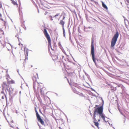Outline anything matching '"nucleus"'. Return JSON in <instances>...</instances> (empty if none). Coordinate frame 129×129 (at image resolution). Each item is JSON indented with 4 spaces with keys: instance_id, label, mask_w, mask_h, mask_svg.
<instances>
[{
    "instance_id": "obj_1",
    "label": "nucleus",
    "mask_w": 129,
    "mask_h": 129,
    "mask_svg": "<svg viewBox=\"0 0 129 129\" xmlns=\"http://www.w3.org/2000/svg\"><path fill=\"white\" fill-rule=\"evenodd\" d=\"M94 42V39L92 37L91 39V54L92 56V60L95 64V66H97V64L96 62V60H97L98 62L101 61L97 59L96 58H95L94 55V46L93 43Z\"/></svg>"
},
{
    "instance_id": "obj_2",
    "label": "nucleus",
    "mask_w": 129,
    "mask_h": 129,
    "mask_svg": "<svg viewBox=\"0 0 129 129\" xmlns=\"http://www.w3.org/2000/svg\"><path fill=\"white\" fill-rule=\"evenodd\" d=\"M101 99L102 100V102L103 103L102 105L97 108H96L95 107H94V109L96 111V112H97V113L99 114V116L104 114L103 113V112L104 101L103 100L102 98H101Z\"/></svg>"
},
{
    "instance_id": "obj_3",
    "label": "nucleus",
    "mask_w": 129,
    "mask_h": 129,
    "mask_svg": "<svg viewBox=\"0 0 129 129\" xmlns=\"http://www.w3.org/2000/svg\"><path fill=\"white\" fill-rule=\"evenodd\" d=\"M118 36V31H116L112 40L111 43V46L112 47H114L117 41Z\"/></svg>"
},
{
    "instance_id": "obj_4",
    "label": "nucleus",
    "mask_w": 129,
    "mask_h": 129,
    "mask_svg": "<svg viewBox=\"0 0 129 129\" xmlns=\"http://www.w3.org/2000/svg\"><path fill=\"white\" fill-rule=\"evenodd\" d=\"M44 34L45 35V37L47 38L48 41V49L49 50H50V48H51V40L50 38V36L48 34L46 29H44Z\"/></svg>"
},
{
    "instance_id": "obj_5",
    "label": "nucleus",
    "mask_w": 129,
    "mask_h": 129,
    "mask_svg": "<svg viewBox=\"0 0 129 129\" xmlns=\"http://www.w3.org/2000/svg\"><path fill=\"white\" fill-rule=\"evenodd\" d=\"M37 77L38 78V74L37 73L36 74V75L34 76L32 78L33 81V88L34 89H35L36 84H38V82L37 81Z\"/></svg>"
},
{
    "instance_id": "obj_6",
    "label": "nucleus",
    "mask_w": 129,
    "mask_h": 129,
    "mask_svg": "<svg viewBox=\"0 0 129 129\" xmlns=\"http://www.w3.org/2000/svg\"><path fill=\"white\" fill-rule=\"evenodd\" d=\"M64 21H63L62 20H60L59 24L62 25L63 36L65 37V32L64 28Z\"/></svg>"
},
{
    "instance_id": "obj_7",
    "label": "nucleus",
    "mask_w": 129,
    "mask_h": 129,
    "mask_svg": "<svg viewBox=\"0 0 129 129\" xmlns=\"http://www.w3.org/2000/svg\"><path fill=\"white\" fill-rule=\"evenodd\" d=\"M24 51L25 52V54H26V55H25V59H27V56H28V49H25V47L24 48Z\"/></svg>"
},
{
    "instance_id": "obj_8",
    "label": "nucleus",
    "mask_w": 129,
    "mask_h": 129,
    "mask_svg": "<svg viewBox=\"0 0 129 129\" xmlns=\"http://www.w3.org/2000/svg\"><path fill=\"white\" fill-rule=\"evenodd\" d=\"M101 117L103 119V120L105 122H108V121H106L105 119V118L106 117L105 116L104 114H103L101 115L100 116V117ZM106 118H108L107 117H106Z\"/></svg>"
},
{
    "instance_id": "obj_9",
    "label": "nucleus",
    "mask_w": 129,
    "mask_h": 129,
    "mask_svg": "<svg viewBox=\"0 0 129 129\" xmlns=\"http://www.w3.org/2000/svg\"><path fill=\"white\" fill-rule=\"evenodd\" d=\"M13 88H11V89L9 87H7L6 88V89L9 92V94L10 95V94L11 93V91H13Z\"/></svg>"
},
{
    "instance_id": "obj_10",
    "label": "nucleus",
    "mask_w": 129,
    "mask_h": 129,
    "mask_svg": "<svg viewBox=\"0 0 129 129\" xmlns=\"http://www.w3.org/2000/svg\"><path fill=\"white\" fill-rule=\"evenodd\" d=\"M38 121L41 123L42 125H44V121L41 119V117L37 119Z\"/></svg>"
},
{
    "instance_id": "obj_11",
    "label": "nucleus",
    "mask_w": 129,
    "mask_h": 129,
    "mask_svg": "<svg viewBox=\"0 0 129 129\" xmlns=\"http://www.w3.org/2000/svg\"><path fill=\"white\" fill-rule=\"evenodd\" d=\"M102 6L103 7L106 9L107 10L108 9V7L103 2L102 3Z\"/></svg>"
},
{
    "instance_id": "obj_12",
    "label": "nucleus",
    "mask_w": 129,
    "mask_h": 129,
    "mask_svg": "<svg viewBox=\"0 0 129 129\" xmlns=\"http://www.w3.org/2000/svg\"><path fill=\"white\" fill-rule=\"evenodd\" d=\"M94 122V123L95 125V126H96L97 127H98V128L99 129H100L98 127L99 124V123L98 122H96L95 121Z\"/></svg>"
},
{
    "instance_id": "obj_13",
    "label": "nucleus",
    "mask_w": 129,
    "mask_h": 129,
    "mask_svg": "<svg viewBox=\"0 0 129 129\" xmlns=\"http://www.w3.org/2000/svg\"><path fill=\"white\" fill-rule=\"evenodd\" d=\"M120 86H120L122 88V91H124L125 89V88L122 85H120Z\"/></svg>"
},
{
    "instance_id": "obj_14",
    "label": "nucleus",
    "mask_w": 129,
    "mask_h": 129,
    "mask_svg": "<svg viewBox=\"0 0 129 129\" xmlns=\"http://www.w3.org/2000/svg\"><path fill=\"white\" fill-rule=\"evenodd\" d=\"M36 116H37V119L41 117L40 116L39 114L38 113H36Z\"/></svg>"
},
{
    "instance_id": "obj_15",
    "label": "nucleus",
    "mask_w": 129,
    "mask_h": 129,
    "mask_svg": "<svg viewBox=\"0 0 129 129\" xmlns=\"http://www.w3.org/2000/svg\"><path fill=\"white\" fill-rule=\"evenodd\" d=\"M54 60H56L58 58V57L57 55H55L53 57Z\"/></svg>"
},
{
    "instance_id": "obj_16",
    "label": "nucleus",
    "mask_w": 129,
    "mask_h": 129,
    "mask_svg": "<svg viewBox=\"0 0 129 129\" xmlns=\"http://www.w3.org/2000/svg\"><path fill=\"white\" fill-rule=\"evenodd\" d=\"M60 14V13H57V14L55 15V16H53V17H56V18H57V17H56L58 16H59V15Z\"/></svg>"
},
{
    "instance_id": "obj_17",
    "label": "nucleus",
    "mask_w": 129,
    "mask_h": 129,
    "mask_svg": "<svg viewBox=\"0 0 129 129\" xmlns=\"http://www.w3.org/2000/svg\"><path fill=\"white\" fill-rule=\"evenodd\" d=\"M12 2V3L14 5H15L17 4L16 3L15 1H13V0H11Z\"/></svg>"
},
{
    "instance_id": "obj_18",
    "label": "nucleus",
    "mask_w": 129,
    "mask_h": 129,
    "mask_svg": "<svg viewBox=\"0 0 129 129\" xmlns=\"http://www.w3.org/2000/svg\"><path fill=\"white\" fill-rule=\"evenodd\" d=\"M96 113H97V112H96V111L94 109V113L93 114V115H96Z\"/></svg>"
},
{
    "instance_id": "obj_19",
    "label": "nucleus",
    "mask_w": 129,
    "mask_h": 129,
    "mask_svg": "<svg viewBox=\"0 0 129 129\" xmlns=\"http://www.w3.org/2000/svg\"><path fill=\"white\" fill-rule=\"evenodd\" d=\"M58 45L59 46H60V47H62V46L60 44V42H59L58 43Z\"/></svg>"
},
{
    "instance_id": "obj_20",
    "label": "nucleus",
    "mask_w": 129,
    "mask_h": 129,
    "mask_svg": "<svg viewBox=\"0 0 129 129\" xmlns=\"http://www.w3.org/2000/svg\"><path fill=\"white\" fill-rule=\"evenodd\" d=\"M50 17L51 18L50 19V20L51 21H52L53 20V19L52 18V16H50Z\"/></svg>"
},
{
    "instance_id": "obj_21",
    "label": "nucleus",
    "mask_w": 129,
    "mask_h": 129,
    "mask_svg": "<svg viewBox=\"0 0 129 129\" xmlns=\"http://www.w3.org/2000/svg\"><path fill=\"white\" fill-rule=\"evenodd\" d=\"M3 83L5 85H6V86H7V84H6V82H4Z\"/></svg>"
},
{
    "instance_id": "obj_22",
    "label": "nucleus",
    "mask_w": 129,
    "mask_h": 129,
    "mask_svg": "<svg viewBox=\"0 0 129 129\" xmlns=\"http://www.w3.org/2000/svg\"><path fill=\"white\" fill-rule=\"evenodd\" d=\"M85 74L86 75V76H87V77H88V78H89V75H88V74L87 73H85Z\"/></svg>"
},
{
    "instance_id": "obj_23",
    "label": "nucleus",
    "mask_w": 129,
    "mask_h": 129,
    "mask_svg": "<svg viewBox=\"0 0 129 129\" xmlns=\"http://www.w3.org/2000/svg\"><path fill=\"white\" fill-rule=\"evenodd\" d=\"M35 112L36 113H38V111H37L36 110V108H35Z\"/></svg>"
},
{
    "instance_id": "obj_24",
    "label": "nucleus",
    "mask_w": 129,
    "mask_h": 129,
    "mask_svg": "<svg viewBox=\"0 0 129 129\" xmlns=\"http://www.w3.org/2000/svg\"><path fill=\"white\" fill-rule=\"evenodd\" d=\"M35 112L36 113H38V111H37L36 110V108H35Z\"/></svg>"
},
{
    "instance_id": "obj_25",
    "label": "nucleus",
    "mask_w": 129,
    "mask_h": 129,
    "mask_svg": "<svg viewBox=\"0 0 129 129\" xmlns=\"http://www.w3.org/2000/svg\"><path fill=\"white\" fill-rule=\"evenodd\" d=\"M35 112L36 113H38V111H37L36 110V108H35Z\"/></svg>"
},
{
    "instance_id": "obj_26",
    "label": "nucleus",
    "mask_w": 129,
    "mask_h": 129,
    "mask_svg": "<svg viewBox=\"0 0 129 129\" xmlns=\"http://www.w3.org/2000/svg\"><path fill=\"white\" fill-rule=\"evenodd\" d=\"M91 89L92 91H94L95 92V90H94V89H93V88H91Z\"/></svg>"
},
{
    "instance_id": "obj_27",
    "label": "nucleus",
    "mask_w": 129,
    "mask_h": 129,
    "mask_svg": "<svg viewBox=\"0 0 129 129\" xmlns=\"http://www.w3.org/2000/svg\"><path fill=\"white\" fill-rule=\"evenodd\" d=\"M92 2H94L95 3H97L95 1H94V0H90Z\"/></svg>"
},
{
    "instance_id": "obj_28",
    "label": "nucleus",
    "mask_w": 129,
    "mask_h": 129,
    "mask_svg": "<svg viewBox=\"0 0 129 129\" xmlns=\"http://www.w3.org/2000/svg\"><path fill=\"white\" fill-rule=\"evenodd\" d=\"M11 82L12 83H14V81L13 80H12L11 81Z\"/></svg>"
},
{
    "instance_id": "obj_29",
    "label": "nucleus",
    "mask_w": 129,
    "mask_h": 129,
    "mask_svg": "<svg viewBox=\"0 0 129 129\" xmlns=\"http://www.w3.org/2000/svg\"><path fill=\"white\" fill-rule=\"evenodd\" d=\"M65 17L64 16H63V18L62 19V20H64V18H65Z\"/></svg>"
},
{
    "instance_id": "obj_30",
    "label": "nucleus",
    "mask_w": 129,
    "mask_h": 129,
    "mask_svg": "<svg viewBox=\"0 0 129 129\" xmlns=\"http://www.w3.org/2000/svg\"><path fill=\"white\" fill-rule=\"evenodd\" d=\"M15 37H17L18 39H19L18 37V35H16L15 36Z\"/></svg>"
},
{
    "instance_id": "obj_31",
    "label": "nucleus",
    "mask_w": 129,
    "mask_h": 129,
    "mask_svg": "<svg viewBox=\"0 0 129 129\" xmlns=\"http://www.w3.org/2000/svg\"><path fill=\"white\" fill-rule=\"evenodd\" d=\"M127 65L129 67V62L126 63Z\"/></svg>"
},
{
    "instance_id": "obj_32",
    "label": "nucleus",
    "mask_w": 129,
    "mask_h": 129,
    "mask_svg": "<svg viewBox=\"0 0 129 129\" xmlns=\"http://www.w3.org/2000/svg\"><path fill=\"white\" fill-rule=\"evenodd\" d=\"M93 119L94 121H96V120L95 118H93Z\"/></svg>"
},
{
    "instance_id": "obj_33",
    "label": "nucleus",
    "mask_w": 129,
    "mask_h": 129,
    "mask_svg": "<svg viewBox=\"0 0 129 129\" xmlns=\"http://www.w3.org/2000/svg\"><path fill=\"white\" fill-rule=\"evenodd\" d=\"M116 87H115V88H114L113 89H112L113 90H116Z\"/></svg>"
},
{
    "instance_id": "obj_34",
    "label": "nucleus",
    "mask_w": 129,
    "mask_h": 129,
    "mask_svg": "<svg viewBox=\"0 0 129 129\" xmlns=\"http://www.w3.org/2000/svg\"><path fill=\"white\" fill-rule=\"evenodd\" d=\"M0 8H1L2 7V4L1 3H0Z\"/></svg>"
},
{
    "instance_id": "obj_35",
    "label": "nucleus",
    "mask_w": 129,
    "mask_h": 129,
    "mask_svg": "<svg viewBox=\"0 0 129 129\" xmlns=\"http://www.w3.org/2000/svg\"><path fill=\"white\" fill-rule=\"evenodd\" d=\"M95 117H96L95 115H93V118H95Z\"/></svg>"
},
{
    "instance_id": "obj_36",
    "label": "nucleus",
    "mask_w": 129,
    "mask_h": 129,
    "mask_svg": "<svg viewBox=\"0 0 129 129\" xmlns=\"http://www.w3.org/2000/svg\"><path fill=\"white\" fill-rule=\"evenodd\" d=\"M61 56L62 57V59H63L64 57V56L63 55H61Z\"/></svg>"
},
{
    "instance_id": "obj_37",
    "label": "nucleus",
    "mask_w": 129,
    "mask_h": 129,
    "mask_svg": "<svg viewBox=\"0 0 129 129\" xmlns=\"http://www.w3.org/2000/svg\"><path fill=\"white\" fill-rule=\"evenodd\" d=\"M2 99H4V97L3 96H2Z\"/></svg>"
},
{
    "instance_id": "obj_38",
    "label": "nucleus",
    "mask_w": 129,
    "mask_h": 129,
    "mask_svg": "<svg viewBox=\"0 0 129 129\" xmlns=\"http://www.w3.org/2000/svg\"><path fill=\"white\" fill-rule=\"evenodd\" d=\"M124 21H125L126 20H127L126 19V18H125V19H124Z\"/></svg>"
},
{
    "instance_id": "obj_39",
    "label": "nucleus",
    "mask_w": 129,
    "mask_h": 129,
    "mask_svg": "<svg viewBox=\"0 0 129 129\" xmlns=\"http://www.w3.org/2000/svg\"><path fill=\"white\" fill-rule=\"evenodd\" d=\"M39 128L40 129H42L41 128L40 126H39Z\"/></svg>"
},
{
    "instance_id": "obj_40",
    "label": "nucleus",
    "mask_w": 129,
    "mask_h": 129,
    "mask_svg": "<svg viewBox=\"0 0 129 129\" xmlns=\"http://www.w3.org/2000/svg\"><path fill=\"white\" fill-rule=\"evenodd\" d=\"M73 74V73L72 72V73H70V75H71L72 74Z\"/></svg>"
},
{
    "instance_id": "obj_41",
    "label": "nucleus",
    "mask_w": 129,
    "mask_h": 129,
    "mask_svg": "<svg viewBox=\"0 0 129 129\" xmlns=\"http://www.w3.org/2000/svg\"><path fill=\"white\" fill-rule=\"evenodd\" d=\"M19 101H20V104H21V101H20V98H19Z\"/></svg>"
},
{
    "instance_id": "obj_42",
    "label": "nucleus",
    "mask_w": 129,
    "mask_h": 129,
    "mask_svg": "<svg viewBox=\"0 0 129 129\" xmlns=\"http://www.w3.org/2000/svg\"><path fill=\"white\" fill-rule=\"evenodd\" d=\"M125 83L129 85V83H128L127 82H125Z\"/></svg>"
},
{
    "instance_id": "obj_43",
    "label": "nucleus",
    "mask_w": 129,
    "mask_h": 129,
    "mask_svg": "<svg viewBox=\"0 0 129 129\" xmlns=\"http://www.w3.org/2000/svg\"><path fill=\"white\" fill-rule=\"evenodd\" d=\"M88 27V28H91V27H90V26L88 27Z\"/></svg>"
},
{
    "instance_id": "obj_44",
    "label": "nucleus",
    "mask_w": 129,
    "mask_h": 129,
    "mask_svg": "<svg viewBox=\"0 0 129 129\" xmlns=\"http://www.w3.org/2000/svg\"><path fill=\"white\" fill-rule=\"evenodd\" d=\"M24 28L25 30H26V28L25 27L24 28Z\"/></svg>"
},
{
    "instance_id": "obj_45",
    "label": "nucleus",
    "mask_w": 129,
    "mask_h": 129,
    "mask_svg": "<svg viewBox=\"0 0 129 129\" xmlns=\"http://www.w3.org/2000/svg\"><path fill=\"white\" fill-rule=\"evenodd\" d=\"M17 72L18 73H19V70H17Z\"/></svg>"
},
{
    "instance_id": "obj_46",
    "label": "nucleus",
    "mask_w": 129,
    "mask_h": 129,
    "mask_svg": "<svg viewBox=\"0 0 129 129\" xmlns=\"http://www.w3.org/2000/svg\"><path fill=\"white\" fill-rule=\"evenodd\" d=\"M10 126L11 127H13L11 125H10Z\"/></svg>"
},
{
    "instance_id": "obj_47",
    "label": "nucleus",
    "mask_w": 129,
    "mask_h": 129,
    "mask_svg": "<svg viewBox=\"0 0 129 129\" xmlns=\"http://www.w3.org/2000/svg\"><path fill=\"white\" fill-rule=\"evenodd\" d=\"M47 12H45V15H46V14H47V13H47Z\"/></svg>"
},
{
    "instance_id": "obj_48",
    "label": "nucleus",
    "mask_w": 129,
    "mask_h": 129,
    "mask_svg": "<svg viewBox=\"0 0 129 129\" xmlns=\"http://www.w3.org/2000/svg\"><path fill=\"white\" fill-rule=\"evenodd\" d=\"M38 125H39V126H40V125H39V123H38Z\"/></svg>"
},
{
    "instance_id": "obj_49",
    "label": "nucleus",
    "mask_w": 129,
    "mask_h": 129,
    "mask_svg": "<svg viewBox=\"0 0 129 129\" xmlns=\"http://www.w3.org/2000/svg\"><path fill=\"white\" fill-rule=\"evenodd\" d=\"M98 120L99 121H100V119H99Z\"/></svg>"
},
{
    "instance_id": "obj_50",
    "label": "nucleus",
    "mask_w": 129,
    "mask_h": 129,
    "mask_svg": "<svg viewBox=\"0 0 129 129\" xmlns=\"http://www.w3.org/2000/svg\"><path fill=\"white\" fill-rule=\"evenodd\" d=\"M51 49L52 50H53V49L52 48V47H51Z\"/></svg>"
},
{
    "instance_id": "obj_51",
    "label": "nucleus",
    "mask_w": 129,
    "mask_h": 129,
    "mask_svg": "<svg viewBox=\"0 0 129 129\" xmlns=\"http://www.w3.org/2000/svg\"><path fill=\"white\" fill-rule=\"evenodd\" d=\"M2 93H4V91H2L1 92Z\"/></svg>"
},
{
    "instance_id": "obj_52",
    "label": "nucleus",
    "mask_w": 129,
    "mask_h": 129,
    "mask_svg": "<svg viewBox=\"0 0 129 129\" xmlns=\"http://www.w3.org/2000/svg\"><path fill=\"white\" fill-rule=\"evenodd\" d=\"M123 17L124 19H125V18L124 16H123Z\"/></svg>"
},
{
    "instance_id": "obj_53",
    "label": "nucleus",
    "mask_w": 129,
    "mask_h": 129,
    "mask_svg": "<svg viewBox=\"0 0 129 129\" xmlns=\"http://www.w3.org/2000/svg\"><path fill=\"white\" fill-rule=\"evenodd\" d=\"M16 111V113L17 114V111Z\"/></svg>"
},
{
    "instance_id": "obj_54",
    "label": "nucleus",
    "mask_w": 129,
    "mask_h": 129,
    "mask_svg": "<svg viewBox=\"0 0 129 129\" xmlns=\"http://www.w3.org/2000/svg\"><path fill=\"white\" fill-rule=\"evenodd\" d=\"M95 106H96V107H98V105H96Z\"/></svg>"
},
{
    "instance_id": "obj_55",
    "label": "nucleus",
    "mask_w": 129,
    "mask_h": 129,
    "mask_svg": "<svg viewBox=\"0 0 129 129\" xmlns=\"http://www.w3.org/2000/svg\"><path fill=\"white\" fill-rule=\"evenodd\" d=\"M108 123L109 124V125H110V124L109 122H108Z\"/></svg>"
},
{
    "instance_id": "obj_56",
    "label": "nucleus",
    "mask_w": 129,
    "mask_h": 129,
    "mask_svg": "<svg viewBox=\"0 0 129 129\" xmlns=\"http://www.w3.org/2000/svg\"><path fill=\"white\" fill-rule=\"evenodd\" d=\"M9 44L11 45V47H12V45H11L10 44V43H9Z\"/></svg>"
},
{
    "instance_id": "obj_57",
    "label": "nucleus",
    "mask_w": 129,
    "mask_h": 129,
    "mask_svg": "<svg viewBox=\"0 0 129 129\" xmlns=\"http://www.w3.org/2000/svg\"><path fill=\"white\" fill-rule=\"evenodd\" d=\"M41 91L42 92V89H41Z\"/></svg>"
},
{
    "instance_id": "obj_58",
    "label": "nucleus",
    "mask_w": 129,
    "mask_h": 129,
    "mask_svg": "<svg viewBox=\"0 0 129 129\" xmlns=\"http://www.w3.org/2000/svg\"><path fill=\"white\" fill-rule=\"evenodd\" d=\"M1 20H2L3 21V19H1Z\"/></svg>"
},
{
    "instance_id": "obj_59",
    "label": "nucleus",
    "mask_w": 129,
    "mask_h": 129,
    "mask_svg": "<svg viewBox=\"0 0 129 129\" xmlns=\"http://www.w3.org/2000/svg\"><path fill=\"white\" fill-rule=\"evenodd\" d=\"M70 80L71 81H72V79H70Z\"/></svg>"
},
{
    "instance_id": "obj_60",
    "label": "nucleus",
    "mask_w": 129,
    "mask_h": 129,
    "mask_svg": "<svg viewBox=\"0 0 129 129\" xmlns=\"http://www.w3.org/2000/svg\"><path fill=\"white\" fill-rule=\"evenodd\" d=\"M12 122L13 123V120L12 121Z\"/></svg>"
},
{
    "instance_id": "obj_61",
    "label": "nucleus",
    "mask_w": 129,
    "mask_h": 129,
    "mask_svg": "<svg viewBox=\"0 0 129 129\" xmlns=\"http://www.w3.org/2000/svg\"><path fill=\"white\" fill-rule=\"evenodd\" d=\"M19 93H21V91H20L19 92Z\"/></svg>"
},
{
    "instance_id": "obj_62",
    "label": "nucleus",
    "mask_w": 129,
    "mask_h": 129,
    "mask_svg": "<svg viewBox=\"0 0 129 129\" xmlns=\"http://www.w3.org/2000/svg\"><path fill=\"white\" fill-rule=\"evenodd\" d=\"M112 125V124H111V126Z\"/></svg>"
},
{
    "instance_id": "obj_63",
    "label": "nucleus",
    "mask_w": 129,
    "mask_h": 129,
    "mask_svg": "<svg viewBox=\"0 0 129 129\" xmlns=\"http://www.w3.org/2000/svg\"><path fill=\"white\" fill-rule=\"evenodd\" d=\"M38 13H39V10H38Z\"/></svg>"
},
{
    "instance_id": "obj_64",
    "label": "nucleus",
    "mask_w": 129,
    "mask_h": 129,
    "mask_svg": "<svg viewBox=\"0 0 129 129\" xmlns=\"http://www.w3.org/2000/svg\"><path fill=\"white\" fill-rule=\"evenodd\" d=\"M113 127V128H114V129H115V128L114 127Z\"/></svg>"
}]
</instances>
